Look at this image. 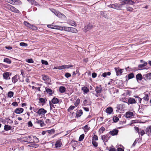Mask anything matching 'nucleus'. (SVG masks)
<instances>
[{"label":"nucleus","instance_id":"18","mask_svg":"<svg viewBox=\"0 0 151 151\" xmlns=\"http://www.w3.org/2000/svg\"><path fill=\"white\" fill-rule=\"evenodd\" d=\"M128 101L129 103L131 104L136 103V100L133 98H130L128 99Z\"/></svg>","mask_w":151,"mask_h":151},{"label":"nucleus","instance_id":"50","mask_svg":"<svg viewBox=\"0 0 151 151\" xmlns=\"http://www.w3.org/2000/svg\"><path fill=\"white\" fill-rule=\"evenodd\" d=\"M105 130V128L104 127H102L99 129V132L100 133H102Z\"/></svg>","mask_w":151,"mask_h":151},{"label":"nucleus","instance_id":"25","mask_svg":"<svg viewBox=\"0 0 151 151\" xmlns=\"http://www.w3.org/2000/svg\"><path fill=\"white\" fill-rule=\"evenodd\" d=\"M136 78L137 81L138 80L141 81L142 79V77L140 74H138L136 76Z\"/></svg>","mask_w":151,"mask_h":151},{"label":"nucleus","instance_id":"21","mask_svg":"<svg viewBox=\"0 0 151 151\" xmlns=\"http://www.w3.org/2000/svg\"><path fill=\"white\" fill-rule=\"evenodd\" d=\"M125 4H128L133 5L134 2L131 0H125Z\"/></svg>","mask_w":151,"mask_h":151},{"label":"nucleus","instance_id":"35","mask_svg":"<svg viewBox=\"0 0 151 151\" xmlns=\"http://www.w3.org/2000/svg\"><path fill=\"white\" fill-rule=\"evenodd\" d=\"M14 94L13 92L10 91L8 93L7 96L9 98H11L13 96Z\"/></svg>","mask_w":151,"mask_h":151},{"label":"nucleus","instance_id":"56","mask_svg":"<svg viewBox=\"0 0 151 151\" xmlns=\"http://www.w3.org/2000/svg\"><path fill=\"white\" fill-rule=\"evenodd\" d=\"M113 119L114 122H117L119 120V118L116 116L114 117Z\"/></svg>","mask_w":151,"mask_h":151},{"label":"nucleus","instance_id":"51","mask_svg":"<svg viewBox=\"0 0 151 151\" xmlns=\"http://www.w3.org/2000/svg\"><path fill=\"white\" fill-rule=\"evenodd\" d=\"M134 77V75L132 73H130L128 75V78L129 79H130Z\"/></svg>","mask_w":151,"mask_h":151},{"label":"nucleus","instance_id":"46","mask_svg":"<svg viewBox=\"0 0 151 151\" xmlns=\"http://www.w3.org/2000/svg\"><path fill=\"white\" fill-rule=\"evenodd\" d=\"M20 45L22 47H27L28 46L27 44L24 42H21L20 43Z\"/></svg>","mask_w":151,"mask_h":151},{"label":"nucleus","instance_id":"17","mask_svg":"<svg viewBox=\"0 0 151 151\" xmlns=\"http://www.w3.org/2000/svg\"><path fill=\"white\" fill-rule=\"evenodd\" d=\"M81 90L83 91L84 94L87 93L89 92V89L86 86H84L82 88Z\"/></svg>","mask_w":151,"mask_h":151},{"label":"nucleus","instance_id":"13","mask_svg":"<svg viewBox=\"0 0 151 151\" xmlns=\"http://www.w3.org/2000/svg\"><path fill=\"white\" fill-rule=\"evenodd\" d=\"M133 115V113L131 111H128L125 114V116L127 118H131Z\"/></svg>","mask_w":151,"mask_h":151},{"label":"nucleus","instance_id":"33","mask_svg":"<svg viewBox=\"0 0 151 151\" xmlns=\"http://www.w3.org/2000/svg\"><path fill=\"white\" fill-rule=\"evenodd\" d=\"M32 142H31L32 143H37L39 142V139L37 138L36 137H33V140L32 141Z\"/></svg>","mask_w":151,"mask_h":151},{"label":"nucleus","instance_id":"26","mask_svg":"<svg viewBox=\"0 0 151 151\" xmlns=\"http://www.w3.org/2000/svg\"><path fill=\"white\" fill-rule=\"evenodd\" d=\"M14 3L13 4L16 5H20L22 4V2L19 0H14Z\"/></svg>","mask_w":151,"mask_h":151},{"label":"nucleus","instance_id":"16","mask_svg":"<svg viewBox=\"0 0 151 151\" xmlns=\"http://www.w3.org/2000/svg\"><path fill=\"white\" fill-rule=\"evenodd\" d=\"M9 73L8 72L4 73L3 74V76L4 79L6 80L9 79L10 78H9Z\"/></svg>","mask_w":151,"mask_h":151},{"label":"nucleus","instance_id":"3","mask_svg":"<svg viewBox=\"0 0 151 151\" xmlns=\"http://www.w3.org/2000/svg\"><path fill=\"white\" fill-rule=\"evenodd\" d=\"M70 27H68L66 26L61 27L59 26V27H56L55 28H57L58 29L60 30H64L65 31L67 32H70Z\"/></svg>","mask_w":151,"mask_h":151},{"label":"nucleus","instance_id":"6","mask_svg":"<svg viewBox=\"0 0 151 151\" xmlns=\"http://www.w3.org/2000/svg\"><path fill=\"white\" fill-rule=\"evenodd\" d=\"M47 112V111L43 108H41L39 109L37 112V114L39 115H44Z\"/></svg>","mask_w":151,"mask_h":151},{"label":"nucleus","instance_id":"49","mask_svg":"<svg viewBox=\"0 0 151 151\" xmlns=\"http://www.w3.org/2000/svg\"><path fill=\"white\" fill-rule=\"evenodd\" d=\"M135 98L137 99V100L136 101H138L139 103H141L142 99L138 96H136Z\"/></svg>","mask_w":151,"mask_h":151},{"label":"nucleus","instance_id":"9","mask_svg":"<svg viewBox=\"0 0 151 151\" xmlns=\"http://www.w3.org/2000/svg\"><path fill=\"white\" fill-rule=\"evenodd\" d=\"M73 67V66L72 65H64L60 66H59V70H63L65 68L68 69Z\"/></svg>","mask_w":151,"mask_h":151},{"label":"nucleus","instance_id":"15","mask_svg":"<svg viewBox=\"0 0 151 151\" xmlns=\"http://www.w3.org/2000/svg\"><path fill=\"white\" fill-rule=\"evenodd\" d=\"M107 114H110L113 112V110L111 107H109L107 108L106 110L105 111Z\"/></svg>","mask_w":151,"mask_h":151},{"label":"nucleus","instance_id":"52","mask_svg":"<svg viewBox=\"0 0 151 151\" xmlns=\"http://www.w3.org/2000/svg\"><path fill=\"white\" fill-rule=\"evenodd\" d=\"M69 24L73 26L76 27V24L75 22L73 21L70 22V23Z\"/></svg>","mask_w":151,"mask_h":151},{"label":"nucleus","instance_id":"42","mask_svg":"<svg viewBox=\"0 0 151 151\" xmlns=\"http://www.w3.org/2000/svg\"><path fill=\"white\" fill-rule=\"evenodd\" d=\"M84 135L83 134L80 135L79 138L78 140L80 141H82L84 139Z\"/></svg>","mask_w":151,"mask_h":151},{"label":"nucleus","instance_id":"44","mask_svg":"<svg viewBox=\"0 0 151 151\" xmlns=\"http://www.w3.org/2000/svg\"><path fill=\"white\" fill-rule=\"evenodd\" d=\"M126 9L127 11L130 12H132L133 10V9L132 7L129 6H127L126 7Z\"/></svg>","mask_w":151,"mask_h":151},{"label":"nucleus","instance_id":"43","mask_svg":"<svg viewBox=\"0 0 151 151\" xmlns=\"http://www.w3.org/2000/svg\"><path fill=\"white\" fill-rule=\"evenodd\" d=\"M90 129V127H88L87 125H86L84 127V130L85 132H87Z\"/></svg>","mask_w":151,"mask_h":151},{"label":"nucleus","instance_id":"10","mask_svg":"<svg viewBox=\"0 0 151 151\" xmlns=\"http://www.w3.org/2000/svg\"><path fill=\"white\" fill-rule=\"evenodd\" d=\"M35 123L37 124H40L41 127L44 126L45 125L44 122L42 121L39 120L37 119H36Z\"/></svg>","mask_w":151,"mask_h":151},{"label":"nucleus","instance_id":"39","mask_svg":"<svg viewBox=\"0 0 151 151\" xmlns=\"http://www.w3.org/2000/svg\"><path fill=\"white\" fill-rule=\"evenodd\" d=\"M147 65V63H145L144 64H140L138 66V67L139 68H142L145 66H146Z\"/></svg>","mask_w":151,"mask_h":151},{"label":"nucleus","instance_id":"61","mask_svg":"<svg viewBox=\"0 0 151 151\" xmlns=\"http://www.w3.org/2000/svg\"><path fill=\"white\" fill-rule=\"evenodd\" d=\"M14 0H6V1L11 4H13L14 3Z\"/></svg>","mask_w":151,"mask_h":151},{"label":"nucleus","instance_id":"24","mask_svg":"<svg viewBox=\"0 0 151 151\" xmlns=\"http://www.w3.org/2000/svg\"><path fill=\"white\" fill-rule=\"evenodd\" d=\"M118 130L116 129H114L112 131L110 132V133L112 135H116L117 134Z\"/></svg>","mask_w":151,"mask_h":151},{"label":"nucleus","instance_id":"29","mask_svg":"<svg viewBox=\"0 0 151 151\" xmlns=\"http://www.w3.org/2000/svg\"><path fill=\"white\" fill-rule=\"evenodd\" d=\"M12 81L13 83H16L18 80L17 78V75H15L12 79Z\"/></svg>","mask_w":151,"mask_h":151},{"label":"nucleus","instance_id":"54","mask_svg":"<svg viewBox=\"0 0 151 151\" xmlns=\"http://www.w3.org/2000/svg\"><path fill=\"white\" fill-rule=\"evenodd\" d=\"M80 100L79 99H78L76 102L75 103V105L76 106H78L79 104L80 103Z\"/></svg>","mask_w":151,"mask_h":151},{"label":"nucleus","instance_id":"12","mask_svg":"<svg viewBox=\"0 0 151 151\" xmlns=\"http://www.w3.org/2000/svg\"><path fill=\"white\" fill-rule=\"evenodd\" d=\"M145 80H150L151 79V73H149L143 75Z\"/></svg>","mask_w":151,"mask_h":151},{"label":"nucleus","instance_id":"28","mask_svg":"<svg viewBox=\"0 0 151 151\" xmlns=\"http://www.w3.org/2000/svg\"><path fill=\"white\" fill-rule=\"evenodd\" d=\"M117 75H121L122 73V70L121 69H119L117 70V68H115Z\"/></svg>","mask_w":151,"mask_h":151},{"label":"nucleus","instance_id":"2","mask_svg":"<svg viewBox=\"0 0 151 151\" xmlns=\"http://www.w3.org/2000/svg\"><path fill=\"white\" fill-rule=\"evenodd\" d=\"M70 27H68L66 26L61 27L59 26V27H56L55 28H57L58 29L60 30H64L65 31L67 32H70Z\"/></svg>","mask_w":151,"mask_h":151},{"label":"nucleus","instance_id":"57","mask_svg":"<svg viewBox=\"0 0 151 151\" xmlns=\"http://www.w3.org/2000/svg\"><path fill=\"white\" fill-rule=\"evenodd\" d=\"M30 28L34 30H36L37 29V28L36 27L32 25H31Z\"/></svg>","mask_w":151,"mask_h":151},{"label":"nucleus","instance_id":"32","mask_svg":"<svg viewBox=\"0 0 151 151\" xmlns=\"http://www.w3.org/2000/svg\"><path fill=\"white\" fill-rule=\"evenodd\" d=\"M59 90L60 92L63 93L65 92V88L64 87L60 86L59 88Z\"/></svg>","mask_w":151,"mask_h":151},{"label":"nucleus","instance_id":"40","mask_svg":"<svg viewBox=\"0 0 151 151\" xmlns=\"http://www.w3.org/2000/svg\"><path fill=\"white\" fill-rule=\"evenodd\" d=\"M45 89L47 93H49L50 94H52V91L51 89L45 88Z\"/></svg>","mask_w":151,"mask_h":151},{"label":"nucleus","instance_id":"38","mask_svg":"<svg viewBox=\"0 0 151 151\" xmlns=\"http://www.w3.org/2000/svg\"><path fill=\"white\" fill-rule=\"evenodd\" d=\"M138 133L140 134L141 136L145 134L144 131L141 129H139V131Z\"/></svg>","mask_w":151,"mask_h":151},{"label":"nucleus","instance_id":"14","mask_svg":"<svg viewBox=\"0 0 151 151\" xmlns=\"http://www.w3.org/2000/svg\"><path fill=\"white\" fill-rule=\"evenodd\" d=\"M42 79L46 83H49L50 81V79L48 76L45 75L42 76Z\"/></svg>","mask_w":151,"mask_h":151},{"label":"nucleus","instance_id":"5","mask_svg":"<svg viewBox=\"0 0 151 151\" xmlns=\"http://www.w3.org/2000/svg\"><path fill=\"white\" fill-rule=\"evenodd\" d=\"M21 140L26 142L29 143L32 142V140L31 139V137L29 136L23 137L21 138Z\"/></svg>","mask_w":151,"mask_h":151},{"label":"nucleus","instance_id":"53","mask_svg":"<svg viewBox=\"0 0 151 151\" xmlns=\"http://www.w3.org/2000/svg\"><path fill=\"white\" fill-rule=\"evenodd\" d=\"M41 61L42 63L43 64H45L46 65H47L48 64V63L47 61L42 60Z\"/></svg>","mask_w":151,"mask_h":151},{"label":"nucleus","instance_id":"64","mask_svg":"<svg viewBox=\"0 0 151 151\" xmlns=\"http://www.w3.org/2000/svg\"><path fill=\"white\" fill-rule=\"evenodd\" d=\"M97 76V74L95 73H93L92 74V77L93 78H95Z\"/></svg>","mask_w":151,"mask_h":151},{"label":"nucleus","instance_id":"30","mask_svg":"<svg viewBox=\"0 0 151 151\" xmlns=\"http://www.w3.org/2000/svg\"><path fill=\"white\" fill-rule=\"evenodd\" d=\"M29 2L31 3L32 5L37 6L39 5L38 3L34 0H31Z\"/></svg>","mask_w":151,"mask_h":151},{"label":"nucleus","instance_id":"48","mask_svg":"<svg viewBox=\"0 0 151 151\" xmlns=\"http://www.w3.org/2000/svg\"><path fill=\"white\" fill-rule=\"evenodd\" d=\"M98 140V137L97 135H94L93 137H92V141H95Z\"/></svg>","mask_w":151,"mask_h":151},{"label":"nucleus","instance_id":"45","mask_svg":"<svg viewBox=\"0 0 151 151\" xmlns=\"http://www.w3.org/2000/svg\"><path fill=\"white\" fill-rule=\"evenodd\" d=\"M92 144L93 146L95 147H96L98 146V143L95 141H92Z\"/></svg>","mask_w":151,"mask_h":151},{"label":"nucleus","instance_id":"1","mask_svg":"<svg viewBox=\"0 0 151 151\" xmlns=\"http://www.w3.org/2000/svg\"><path fill=\"white\" fill-rule=\"evenodd\" d=\"M5 7L12 12L17 13H19V10L9 4H7L5 6Z\"/></svg>","mask_w":151,"mask_h":151},{"label":"nucleus","instance_id":"22","mask_svg":"<svg viewBox=\"0 0 151 151\" xmlns=\"http://www.w3.org/2000/svg\"><path fill=\"white\" fill-rule=\"evenodd\" d=\"M52 102L54 104L58 103L59 102V100L56 98L54 97L52 100Z\"/></svg>","mask_w":151,"mask_h":151},{"label":"nucleus","instance_id":"62","mask_svg":"<svg viewBox=\"0 0 151 151\" xmlns=\"http://www.w3.org/2000/svg\"><path fill=\"white\" fill-rule=\"evenodd\" d=\"M106 135H104L102 136L101 139L104 141H106Z\"/></svg>","mask_w":151,"mask_h":151},{"label":"nucleus","instance_id":"60","mask_svg":"<svg viewBox=\"0 0 151 151\" xmlns=\"http://www.w3.org/2000/svg\"><path fill=\"white\" fill-rule=\"evenodd\" d=\"M39 101L41 103H44L45 102V100L43 98H40L39 99Z\"/></svg>","mask_w":151,"mask_h":151},{"label":"nucleus","instance_id":"23","mask_svg":"<svg viewBox=\"0 0 151 151\" xmlns=\"http://www.w3.org/2000/svg\"><path fill=\"white\" fill-rule=\"evenodd\" d=\"M146 131L148 135H151V127H147L146 129Z\"/></svg>","mask_w":151,"mask_h":151},{"label":"nucleus","instance_id":"8","mask_svg":"<svg viewBox=\"0 0 151 151\" xmlns=\"http://www.w3.org/2000/svg\"><path fill=\"white\" fill-rule=\"evenodd\" d=\"M93 28L92 25L90 24H89L84 28V32H86Z\"/></svg>","mask_w":151,"mask_h":151},{"label":"nucleus","instance_id":"41","mask_svg":"<svg viewBox=\"0 0 151 151\" xmlns=\"http://www.w3.org/2000/svg\"><path fill=\"white\" fill-rule=\"evenodd\" d=\"M111 74V73L108 72L107 73H104L102 74V76L104 77H105L107 75L109 76Z\"/></svg>","mask_w":151,"mask_h":151},{"label":"nucleus","instance_id":"34","mask_svg":"<svg viewBox=\"0 0 151 151\" xmlns=\"http://www.w3.org/2000/svg\"><path fill=\"white\" fill-rule=\"evenodd\" d=\"M4 61L8 64H10L12 62L11 60L7 58H4Z\"/></svg>","mask_w":151,"mask_h":151},{"label":"nucleus","instance_id":"27","mask_svg":"<svg viewBox=\"0 0 151 151\" xmlns=\"http://www.w3.org/2000/svg\"><path fill=\"white\" fill-rule=\"evenodd\" d=\"M70 32L74 33H77L78 32L76 28L73 27H70Z\"/></svg>","mask_w":151,"mask_h":151},{"label":"nucleus","instance_id":"59","mask_svg":"<svg viewBox=\"0 0 151 151\" xmlns=\"http://www.w3.org/2000/svg\"><path fill=\"white\" fill-rule=\"evenodd\" d=\"M55 130L54 129H52L50 130H47V132H48L49 134H51V133H54Z\"/></svg>","mask_w":151,"mask_h":151},{"label":"nucleus","instance_id":"47","mask_svg":"<svg viewBox=\"0 0 151 151\" xmlns=\"http://www.w3.org/2000/svg\"><path fill=\"white\" fill-rule=\"evenodd\" d=\"M24 24L27 27H28L30 28L31 24H30L27 21H24Z\"/></svg>","mask_w":151,"mask_h":151},{"label":"nucleus","instance_id":"55","mask_svg":"<svg viewBox=\"0 0 151 151\" xmlns=\"http://www.w3.org/2000/svg\"><path fill=\"white\" fill-rule=\"evenodd\" d=\"M26 61L29 63H33L34 61L32 59H29L26 60Z\"/></svg>","mask_w":151,"mask_h":151},{"label":"nucleus","instance_id":"4","mask_svg":"<svg viewBox=\"0 0 151 151\" xmlns=\"http://www.w3.org/2000/svg\"><path fill=\"white\" fill-rule=\"evenodd\" d=\"M51 11L54 13V14L58 17L60 18H63L65 17V16L63 14H61L60 12L56 11L54 9H52L51 10Z\"/></svg>","mask_w":151,"mask_h":151},{"label":"nucleus","instance_id":"20","mask_svg":"<svg viewBox=\"0 0 151 151\" xmlns=\"http://www.w3.org/2000/svg\"><path fill=\"white\" fill-rule=\"evenodd\" d=\"M62 144V142L60 140H58L56 141L55 146L56 148L59 147H61Z\"/></svg>","mask_w":151,"mask_h":151},{"label":"nucleus","instance_id":"11","mask_svg":"<svg viewBox=\"0 0 151 151\" xmlns=\"http://www.w3.org/2000/svg\"><path fill=\"white\" fill-rule=\"evenodd\" d=\"M24 109L21 108H17L14 111V112L17 114H20L23 112Z\"/></svg>","mask_w":151,"mask_h":151},{"label":"nucleus","instance_id":"19","mask_svg":"<svg viewBox=\"0 0 151 151\" xmlns=\"http://www.w3.org/2000/svg\"><path fill=\"white\" fill-rule=\"evenodd\" d=\"M144 96L142 99L146 101H148L149 99V96L147 93H144Z\"/></svg>","mask_w":151,"mask_h":151},{"label":"nucleus","instance_id":"63","mask_svg":"<svg viewBox=\"0 0 151 151\" xmlns=\"http://www.w3.org/2000/svg\"><path fill=\"white\" fill-rule=\"evenodd\" d=\"M28 126L29 127H31L32 126V124L31 121H29L28 123Z\"/></svg>","mask_w":151,"mask_h":151},{"label":"nucleus","instance_id":"7","mask_svg":"<svg viewBox=\"0 0 151 151\" xmlns=\"http://www.w3.org/2000/svg\"><path fill=\"white\" fill-rule=\"evenodd\" d=\"M111 8L117 10L121 9V7L120 4H112L110 6Z\"/></svg>","mask_w":151,"mask_h":151},{"label":"nucleus","instance_id":"37","mask_svg":"<svg viewBox=\"0 0 151 151\" xmlns=\"http://www.w3.org/2000/svg\"><path fill=\"white\" fill-rule=\"evenodd\" d=\"M47 27L49 28L58 29H57L55 28L56 27H59V26H53L52 25L48 24L47 25Z\"/></svg>","mask_w":151,"mask_h":151},{"label":"nucleus","instance_id":"58","mask_svg":"<svg viewBox=\"0 0 151 151\" xmlns=\"http://www.w3.org/2000/svg\"><path fill=\"white\" fill-rule=\"evenodd\" d=\"M65 76L67 78H68L71 76V74L68 73H67L65 74Z\"/></svg>","mask_w":151,"mask_h":151},{"label":"nucleus","instance_id":"36","mask_svg":"<svg viewBox=\"0 0 151 151\" xmlns=\"http://www.w3.org/2000/svg\"><path fill=\"white\" fill-rule=\"evenodd\" d=\"M102 88L100 87H96V88L95 89V91L97 93H100L101 92V91Z\"/></svg>","mask_w":151,"mask_h":151},{"label":"nucleus","instance_id":"31","mask_svg":"<svg viewBox=\"0 0 151 151\" xmlns=\"http://www.w3.org/2000/svg\"><path fill=\"white\" fill-rule=\"evenodd\" d=\"M12 127L10 126L5 125L4 127V130L6 131H8L9 130L11 129Z\"/></svg>","mask_w":151,"mask_h":151}]
</instances>
